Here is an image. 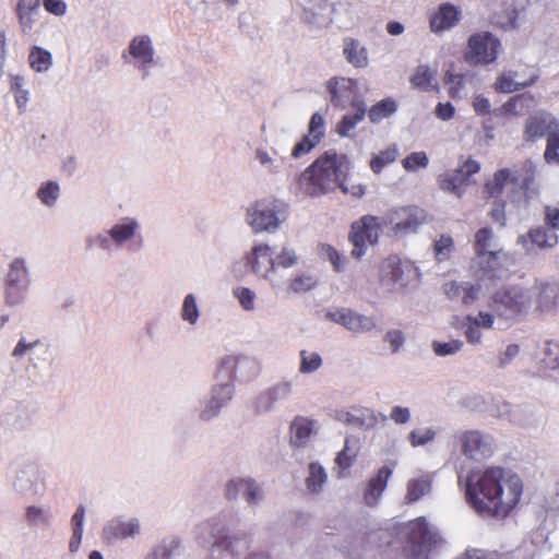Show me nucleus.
<instances>
[{
    "mask_svg": "<svg viewBox=\"0 0 559 559\" xmlns=\"http://www.w3.org/2000/svg\"><path fill=\"white\" fill-rule=\"evenodd\" d=\"M178 547V542L173 539L163 542L156 546L145 559H171L174 550Z\"/></svg>",
    "mask_w": 559,
    "mask_h": 559,
    "instance_id": "774afa93",
    "label": "nucleus"
},
{
    "mask_svg": "<svg viewBox=\"0 0 559 559\" xmlns=\"http://www.w3.org/2000/svg\"><path fill=\"white\" fill-rule=\"evenodd\" d=\"M463 342L460 340H452L450 342L432 341L431 347L437 356L444 357L459 353L463 348Z\"/></svg>",
    "mask_w": 559,
    "mask_h": 559,
    "instance_id": "e2e57ef3",
    "label": "nucleus"
},
{
    "mask_svg": "<svg viewBox=\"0 0 559 559\" xmlns=\"http://www.w3.org/2000/svg\"><path fill=\"white\" fill-rule=\"evenodd\" d=\"M479 169L480 166L478 162L467 159L459 168L440 175L438 178L439 188L444 192L452 193L455 197L461 198L469 177L478 173Z\"/></svg>",
    "mask_w": 559,
    "mask_h": 559,
    "instance_id": "f3484780",
    "label": "nucleus"
},
{
    "mask_svg": "<svg viewBox=\"0 0 559 559\" xmlns=\"http://www.w3.org/2000/svg\"><path fill=\"white\" fill-rule=\"evenodd\" d=\"M503 257L502 251L477 254L472 263L475 276L481 282L501 278L506 272L501 262Z\"/></svg>",
    "mask_w": 559,
    "mask_h": 559,
    "instance_id": "5701e85b",
    "label": "nucleus"
},
{
    "mask_svg": "<svg viewBox=\"0 0 559 559\" xmlns=\"http://www.w3.org/2000/svg\"><path fill=\"white\" fill-rule=\"evenodd\" d=\"M429 158L425 152H414L402 160V166L406 171L415 173L428 166Z\"/></svg>",
    "mask_w": 559,
    "mask_h": 559,
    "instance_id": "680f3d73",
    "label": "nucleus"
},
{
    "mask_svg": "<svg viewBox=\"0 0 559 559\" xmlns=\"http://www.w3.org/2000/svg\"><path fill=\"white\" fill-rule=\"evenodd\" d=\"M523 481L510 469L488 466L473 471L466 479V499L483 515L507 518L519 504Z\"/></svg>",
    "mask_w": 559,
    "mask_h": 559,
    "instance_id": "f257e3e1",
    "label": "nucleus"
},
{
    "mask_svg": "<svg viewBox=\"0 0 559 559\" xmlns=\"http://www.w3.org/2000/svg\"><path fill=\"white\" fill-rule=\"evenodd\" d=\"M29 68L37 73H46L52 67V55L47 49L33 46L28 53Z\"/></svg>",
    "mask_w": 559,
    "mask_h": 559,
    "instance_id": "37998d69",
    "label": "nucleus"
},
{
    "mask_svg": "<svg viewBox=\"0 0 559 559\" xmlns=\"http://www.w3.org/2000/svg\"><path fill=\"white\" fill-rule=\"evenodd\" d=\"M231 295L245 312H254L257 310L258 295L252 288L236 285L231 288Z\"/></svg>",
    "mask_w": 559,
    "mask_h": 559,
    "instance_id": "a18cd8bd",
    "label": "nucleus"
},
{
    "mask_svg": "<svg viewBox=\"0 0 559 559\" xmlns=\"http://www.w3.org/2000/svg\"><path fill=\"white\" fill-rule=\"evenodd\" d=\"M216 548L226 551L231 557H238L249 548V542L243 535L223 533Z\"/></svg>",
    "mask_w": 559,
    "mask_h": 559,
    "instance_id": "ea45409f",
    "label": "nucleus"
},
{
    "mask_svg": "<svg viewBox=\"0 0 559 559\" xmlns=\"http://www.w3.org/2000/svg\"><path fill=\"white\" fill-rule=\"evenodd\" d=\"M273 261L274 275H280V269L295 267L300 261V255L292 243H283L278 251L273 252Z\"/></svg>",
    "mask_w": 559,
    "mask_h": 559,
    "instance_id": "4c0bfd02",
    "label": "nucleus"
},
{
    "mask_svg": "<svg viewBox=\"0 0 559 559\" xmlns=\"http://www.w3.org/2000/svg\"><path fill=\"white\" fill-rule=\"evenodd\" d=\"M331 102L334 106L344 108L346 105L358 102L356 98L357 83L349 78H333L328 82Z\"/></svg>",
    "mask_w": 559,
    "mask_h": 559,
    "instance_id": "393cba45",
    "label": "nucleus"
},
{
    "mask_svg": "<svg viewBox=\"0 0 559 559\" xmlns=\"http://www.w3.org/2000/svg\"><path fill=\"white\" fill-rule=\"evenodd\" d=\"M122 58L138 69L143 76L150 74L151 68L155 64V49L152 38L148 35H139L132 38L128 47V56Z\"/></svg>",
    "mask_w": 559,
    "mask_h": 559,
    "instance_id": "4468645a",
    "label": "nucleus"
},
{
    "mask_svg": "<svg viewBox=\"0 0 559 559\" xmlns=\"http://www.w3.org/2000/svg\"><path fill=\"white\" fill-rule=\"evenodd\" d=\"M528 237L532 243L544 250L552 249L558 243L557 234L544 226L532 228L528 231Z\"/></svg>",
    "mask_w": 559,
    "mask_h": 559,
    "instance_id": "09e8293b",
    "label": "nucleus"
},
{
    "mask_svg": "<svg viewBox=\"0 0 559 559\" xmlns=\"http://www.w3.org/2000/svg\"><path fill=\"white\" fill-rule=\"evenodd\" d=\"M442 289L449 299L463 305H471L478 299V288L471 283L451 281L444 283Z\"/></svg>",
    "mask_w": 559,
    "mask_h": 559,
    "instance_id": "473e14b6",
    "label": "nucleus"
},
{
    "mask_svg": "<svg viewBox=\"0 0 559 559\" xmlns=\"http://www.w3.org/2000/svg\"><path fill=\"white\" fill-rule=\"evenodd\" d=\"M253 159L259 164L260 168L269 175H278L285 162L284 157L276 158L263 147L254 150Z\"/></svg>",
    "mask_w": 559,
    "mask_h": 559,
    "instance_id": "c03bdc74",
    "label": "nucleus"
},
{
    "mask_svg": "<svg viewBox=\"0 0 559 559\" xmlns=\"http://www.w3.org/2000/svg\"><path fill=\"white\" fill-rule=\"evenodd\" d=\"M344 55L346 60L355 68H366L369 63L367 48L355 39L344 41Z\"/></svg>",
    "mask_w": 559,
    "mask_h": 559,
    "instance_id": "58836bf2",
    "label": "nucleus"
},
{
    "mask_svg": "<svg viewBox=\"0 0 559 559\" xmlns=\"http://www.w3.org/2000/svg\"><path fill=\"white\" fill-rule=\"evenodd\" d=\"M432 488V475L428 473H419L406 481L404 503L413 504L423 497L430 493Z\"/></svg>",
    "mask_w": 559,
    "mask_h": 559,
    "instance_id": "c756f323",
    "label": "nucleus"
},
{
    "mask_svg": "<svg viewBox=\"0 0 559 559\" xmlns=\"http://www.w3.org/2000/svg\"><path fill=\"white\" fill-rule=\"evenodd\" d=\"M325 317L330 321L337 323L356 334L370 333L377 326L373 317L356 312L349 308H340L334 311H330Z\"/></svg>",
    "mask_w": 559,
    "mask_h": 559,
    "instance_id": "a211bd4d",
    "label": "nucleus"
},
{
    "mask_svg": "<svg viewBox=\"0 0 559 559\" xmlns=\"http://www.w3.org/2000/svg\"><path fill=\"white\" fill-rule=\"evenodd\" d=\"M288 218V206L278 199L269 198L252 203L246 213V223L254 234H275Z\"/></svg>",
    "mask_w": 559,
    "mask_h": 559,
    "instance_id": "39448f33",
    "label": "nucleus"
},
{
    "mask_svg": "<svg viewBox=\"0 0 559 559\" xmlns=\"http://www.w3.org/2000/svg\"><path fill=\"white\" fill-rule=\"evenodd\" d=\"M141 534V522L136 518L123 519L121 516L108 520L103 526L102 538L114 544L118 540L135 538Z\"/></svg>",
    "mask_w": 559,
    "mask_h": 559,
    "instance_id": "4be33fe9",
    "label": "nucleus"
},
{
    "mask_svg": "<svg viewBox=\"0 0 559 559\" xmlns=\"http://www.w3.org/2000/svg\"><path fill=\"white\" fill-rule=\"evenodd\" d=\"M399 147L396 144H391L386 148L373 154L370 159V169L374 174H380L382 169L396 160L399 156Z\"/></svg>",
    "mask_w": 559,
    "mask_h": 559,
    "instance_id": "603ef678",
    "label": "nucleus"
},
{
    "mask_svg": "<svg viewBox=\"0 0 559 559\" xmlns=\"http://www.w3.org/2000/svg\"><path fill=\"white\" fill-rule=\"evenodd\" d=\"M383 226H385L383 217L374 215H365L354 222L349 234V240L354 247L352 255L360 259L366 253L368 245L374 246Z\"/></svg>",
    "mask_w": 559,
    "mask_h": 559,
    "instance_id": "1a4fd4ad",
    "label": "nucleus"
},
{
    "mask_svg": "<svg viewBox=\"0 0 559 559\" xmlns=\"http://www.w3.org/2000/svg\"><path fill=\"white\" fill-rule=\"evenodd\" d=\"M454 250V241L449 235H441L433 243L435 257L439 262L448 260Z\"/></svg>",
    "mask_w": 559,
    "mask_h": 559,
    "instance_id": "052dcab7",
    "label": "nucleus"
},
{
    "mask_svg": "<svg viewBox=\"0 0 559 559\" xmlns=\"http://www.w3.org/2000/svg\"><path fill=\"white\" fill-rule=\"evenodd\" d=\"M461 12L450 3L441 4L430 20L433 33H442L454 27L460 21Z\"/></svg>",
    "mask_w": 559,
    "mask_h": 559,
    "instance_id": "2f4dec72",
    "label": "nucleus"
},
{
    "mask_svg": "<svg viewBox=\"0 0 559 559\" xmlns=\"http://www.w3.org/2000/svg\"><path fill=\"white\" fill-rule=\"evenodd\" d=\"M543 362L546 368L559 370V344L548 341L545 344Z\"/></svg>",
    "mask_w": 559,
    "mask_h": 559,
    "instance_id": "0e129e2a",
    "label": "nucleus"
},
{
    "mask_svg": "<svg viewBox=\"0 0 559 559\" xmlns=\"http://www.w3.org/2000/svg\"><path fill=\"white\" fill-rule=\"evenodd\" d=\"M500 40L489 32L473 34L467 41L465 61L472 66L492 63L499 52Z\"/></svg>",
    "mask_w": 559,
    "mask_h": 559,
    "instance_id": "9b49d317",
    "label": "nucleus"
},
{
    "mask_svg": "<svg viewBox=\"0 0 559 559\" xmlns=\"http://www.w3.org/2000/svg\"><path fill=\"white\" fill-rule=\"evenodd\" d=\"M36 198L44 206L55 207L60 198V185L53 180L41 182L36 191Z\"/></svg>",
    "mask_w": 559,
    "mask_h": 559,
    "instance_id": "49530a36",
    "label": "nucleus"
},
{
    "mask_svg": "<svg viewBox=\"0 0 559 559\" xmlns=\"http://www.w3.org/2000/svg\"><path fill=\"white\" fill-rule=\"evenodd\" d=\"M261 362L254 356L227 355L218 366V371L228 376L230 381L247 382L255 379L261 373Z\"/></svg>",
    "mask_w": 559,
    "mask_h": 559,
    "instance_id": "f8f14e48",
    "label": "nucleus"
},
{
    "mask_svg": "<svg viewBox=\"0 0 559 559\" xmlns=\"http://www.w3.org/2000/svg\"><path fill=\"white\" fill-rule=\"evenodd\" d=\"M24 520L31 528H46L51 525L52 513L47 506L29 504L25 508Z\"/></svg>",
    "mask_w": 559,
    "mask_h": 559,
    "instance_id": "f704fd0d",
    "label": "nucleus"
},
{
    "mask_svg": "<svg viewBox=\"0 0 559 559\" xmlns=\"http://www.w3.org/2000/svg\"><path fill=\"white\" fill-rule=\"evenodd\" d=\"M179 318L190 328H195L199 324L201 307L199 297L194 293H188L183 296L179 309Z\"/></svg>",
    "mask_w": 559,
    "mask_h": 559,
    "instance_id": "c9c22d12",
    "label": "nucleus"
},
{
    "mask_svg": "<svg viewBox=\"0 0 559 559\" xmlns=\"http://www.w3.org/2000/svg\"><path fill=\"white\" fill-rule=\"evenodd\" d=\"M85 249L90 251H97L106 255H111L118 251L109 228L86 236Z\"/></svg>",
    "mask_w": 559,
    "mask_h": 559,
    "instance_id": "72a5a7b5",
    "label": "nucleus"
},
{
    "mask_svg": "<svg viewBox=\"0 0 559 559\" xmlns=\"http://www.w3.org/2000/svg\"><path fill=\"white\" fill-rule=\"evenodd\" d=\"M476 255L483 254V253H491L496 251H501L498 248V245L496 242V238L493 235V231L489 227L480 228L475 234V241H474Z\"/></svg>",
    "mask_w": 559,
    "mask_h": 559,
    "instance_id": "3c124183",
    "label": "nucleus"
},
{
    "mask_svg": "<svg viewBox=\"0 0 559 559\" xmlns=\"http://www.w3.org/2000/svg\"><path fill=\"white\" fill-rule=\"evenodd\" d=\"M460 442L463 454L475 461L491 456L496 448L493 438L479 430L464 431Z\"/></svg>",
    "mask_w": 559,
    "mask_h": 559,
    "instance_id": "dca6fc26",
    "label": "nucleus"
},
{
    "mask_svg": "<svg viewBox=\"0 0 559 559\" xmlns=\"http://www.w3.org/2000/svg\"><path fill=\"white\" fill-rule=\"evenodd\" d=\"M319 143L320 141L307 134L297 144L294 145L290 157L294 159H299L306 154L310 153Z\"/></svg>",
    "mask_w": 559,
    "mask_h": 559,
    "instance_id": "338daca9",
    "label": "nucleus"
},
{
    "mask_svg": "<svg viewBox=\"0 0 559 559\" xmlns=\"http://www.w3.org/2000/svg\"><path fill=\"white\" fill-rule=\"evenodd\" d=\"M321 254L323 258L331 262L335 271H344L346 265V258L343 257L335 248L330 245H323L321 247Z\"/></svg>",
    "mask_w": 559,
    "mask_h": 559,
    "instance_id": "69168bd1",
    "label": "nucleus"
},
{
    "mask_svg": "<svg viewBox=\"0 0 559 559\" xmlns=\"http://www.w3.org/2000/svg\"><path fill=\"white\" fill-rule=\"evenodd\" d=\"M353 108L354 112L346 114L336 126V132L343 138L353 135L354 129L362 121L367 112L364 100L354 102Z\"/></svg>",
    "mask_w": 559,
    "mask_h": 559,
    "instance_id": "e433bc0d",
    "label": "nucleus"
},
{
    "mask_svg": "<svg viewBox=\"0 0 559 559\" xmlns=\"http://www.w3.org/2000/svg\"><path fill=\"white\" fill-rule=\"evenodd\" d=\"M426 222V211L415 205L394 207L383 216V223L390 226L391 233L396 238L416 234Z\"/></svg>",
    "mask_w": 559,
    "mask_h": 559,
    "instance_id": "6e6552de",
    "label": "nucleus"
},
{
    "mask_svg": "<svg viewBox=\"0 0 559 559\" xmlns=\"http://www.w3.org/2000/svg\"><path fill=\"white\" fill-rule=\"evenodd\" d=\"M115 243L120 250L127 245H131L134 249H141L144 243L141 234V224L134 217H124L109 227Z\"/></svg>",
    "mask_w": 559,
    "mask_h": 559,
    "instance_id": "412c9836",
    "label": "nucleus"
},
{
    "mask_svg": "<svg viewBox=\"0 0 559 559\" xmlns=\"http://www.w3.org/2000/svg\"><path fill=\"white\" fill-rule=\"evenodd\" d=\"M519 73L512 70L502 71L495 82L496 91L500 93H513L525 87L534 85L539 74L537 72H532L526 80L520 81L518 80Z\"/></svg>",
    "mask_w": 559,
    "mask_h": 559,
    "instance_id": "7c9ffc66",
    "label": "nucleus"
},
{
    "mask_svg": "<svg viewBox=\"0 0 559 559\" xmlns=\"http://www.w3.org/2000/svg\"><path fill=\"white\" fill-rule=\"evenodd\" d=\"M39 468L33 462H14L11 464L9 484L11 490L21 497L35 495L38 490Z\"/></svg>",
    "mask_w": 559,
    "mask_h": 559,
    "instance_id": "ddd939ff",
    "label": "nucleus"
},
{
    "mask_svg": "<svg viewBox=\"0 0 559 559\" xmlns=\"http://www.w3.org/2000/svg\"><path fill=\"white\" fill-rule=\"evenodd\" d=\"M235 394V385L229 379L224 382L215 383L211 386L210 396L213 397L221 406L226 407L233 400Z\"/></svg>",
    "mask_w": 559,
    "mask_h": 559,
    "instance_id": "4d7b16f0",
    "label": "nucleus"
},
{
    "mask_svg": "<svg viewBox=\"0 0 559 559\" xmlns=\"http://www.w3.org/2000/svg\"><path fill=\"white\" fill-rule=\"evenodd\" d=\"M397 110V104L396 102L391 98L386 97L377 104H374L368 111V116L371 122L378 123L381 120L390 117Z\"/></svg>",
    "mask_w": 559,
    "mask_h": 559,
    "instance_id": "6e6d98bb",
    "label": "nucleus"
},
{
    "mask_svg": "<svg viewBox=\"0 0 559 559\" xmlns=\"http://www.w3.org/2000/svg\"><path fill=\"white\" fill-rule=\"evenodd\" d=\"M318 277L308 271L296 272L287 280L278 275L276 281H272V293L275 296L289 297L311 292L318 286Z\"/></svg>",
    "mask_w": 559,
    "mask_h": 559,
    "instance_id": "2eb2a0df",
    "label": "nucleus"
},
{
    "mask_svg": "<svg viewBox=\"0 0 559 559\" xmlns=\"http://www.w3.org/2000/svg\"><path fill=\"white\" fill-rule=\"evenodd\" d=\"M393 474V467L382 466L372 476L364 491V501L368 507H376L384 492L388 481Z\"/></svg>",
    "mask_w": 559,
    "mask_h": 559,
    "instance_id": "bb28decb",
    "label": "nucleus"
},
{
    "mask_svg": "<svg viewBox=\"0 0 559 559\" xmlns=\"http://www.w3.org/2000/svg\"><path fill=\"white\" fill-rule=\"evenodd\" d=\"M295 392L293 379H282L262 391L255 399V408L260 413H267L287 401Z\"/></svg>",
    "mask_w": 559,
    "mask_h": 559,
    "instance_id": "6ab92c4d",
    "label": "nucleus"
},
{
    "mask_svg": "<svg viewBox=\"0 0 559 559\" xmlns=\"http://www.w3.org/2000/svg\"><path fill=\"white\" fill-rule=\"evenodd\" d=\"M535 295L536 293L532 288L510 286L497 290L491 296L488 306L496 313L497 323L509 326L530 310Z\"/></svg>",
    "mask_w": 559,
    "mask_h": 559,
    "instance_id": "7ed1b4c3",
    "label": "nucleus"
},
{
    "mask_svg": "<svg viewBox=\"0 0 559 559\" xmlns=\"http://www.w3.org/2000/svg\"><path fill=\"white\" fill-rule=\"evenodd\" d=\"M33 284L29 263L24 257H14L8 264L3 275V297L9 307H19L28 299Z\"/></svg>",
    "mask_w": 559,
    "mask_h": 559,
    "instance_id": "423d86ee",
    "label": "nucleus"
},
{
    "mask_svg": "<svg viewBox=\"0 0 559 559\" xmlns=\"http://www.w3.org/2000/svg\"><path fill=\"white\" fill-rule=\"evenodd\" d=\"M323 366V358L318 352L301 349L299 352L298 372L300 374H312Z\"/></svg>",
    "mask_w": 559,
    "mask_h": 559,
    "instance_id": "8fccbe9b",
    "label": "nucleus"
},
{
    "mask_svg": "<svg viewBox=\"0 0 559 559\" xmlns=\"http://www.w3.org/2000/svg\"><path fill=\"white\" fill-rule=\"evenodd\" d=\"M29 367L37 373L41 374L49 369L53 362V353L50 345L45 346L40 352L34 355L29 360Z\"/></svg>",
    "mask_w": 559,
    "mask_h": 559,
    "instance_id": "13d9d810",
    "label": "nucleus"
},
{
    "mask_svg": "<svg viewBox=\"0 0 559 559\" xmlns=\"http://www.w3.org/2000/svg\"><path fill=\"white\" fill-rule=\"evenodd\" d=\"M438 429L432 426L418 427L407 435V441L413 448L425 447L437 438Z\"/></svg>",
    "mask_w": 559,
    "mask_h": 559,
    "instance_id": "864d4df0",
    "label": "nucleus"
},
{
    "mask_svg": "<svg viewBox=\"0 0 559 559\" xmlns=\"http://www.w3.org/2000/svg\"><path fill=\"white\" fill-rule=\"evenodd\" d=\"M536 175V164L526 159L520 166L513 169L504 168L498 170L492 180L485 186L486 192L490 198L499 197L503 189L511 185L514 189L520 188L526 197L535 192L534 180Z\"/></svg>",
    "mask_w": 559,
    "mask_h": 559,
    "instance_id": "0eeeda50",
    "label": "nucleus"
},
{
    "mask_svg": "<svg viewBox=\"0 0 559 559\" xmlns=\"http://www.w3.org/2000/svg\"><path fill=\"white\" fill-rule=\"evenodd\" d=\"M421 274L415 262L390 254L379 264L378 277L380 285L391 293L404 292L417 284Z\"/></svg>",
    "mask_w": 559,
    "mask_h": 559,
    "instance_id": "20e7f679",
    "label": "nucleus"
},
{
    "mask_svg": "<svg viewBox=\"0 0 559 559\" xmlns=\"http://www.w3.org/2000/svg\"><path fill=\"white\" fill-rule=\"evenodd\" d=\"M10 88L13 92L14 100L20 112H24L29 100V91L26 87V79L21 74L9 75Z\"/></svg>",
    "mask_w": 559,
    "mask_h": 559,
    "instance_id": "a19ab883",
    "label": "nucleus"
},
{
    "mask_svg": "<svg viewBox=\"0 0 559 559\" xmlns=\"http://www.w3.org/2000/svg\"><path fill=\"white\" fill-rule=\"evenodd\" d=\"M411 82L414 86L424 91L433 90L437 86L436 71L428 66H418Z\"/></svg>",
    "mask_w": 559,
    "mask_h": 559,
    "instance_id": "5fc2aeb1",
    "label": "nucleus"
},
{
    "mask_svg": "<svg viewBox=\"0 0 559 559\" xmlns=\"http://www.w3.org/2000/svg\"><path fill=\"white\" fill-rule=\"evenodd\" d=\"M348 171V158L329 151L301 173L299 185L307 194L319 195L337 188Z\"/></svg>",
    "mask_w": 559,
    "mask_h": 559,
    "instance_id": "f03ea898",
    "label": "nucleus"
},
{
    "mask_svg": "<svg viewBox=\"0 0 559 559\" xmlns=\"http://www.w3.org/2000/svg\"><path fill=\"white\" fill-rule=\"evenodd\" d=\"M309 474L306 478L307 489L312 493H319L322 491L328 480V474L324 467L318 462L309 464Z\"/></svg>",
    "mask_w": 559,
    "mask_h": 559,
    "instance_id": "de8ad7c7",
    "label": "nucleus"
},
{
    "mask_svg": "<svg viewBox=\"0 0 559 559\" xmlns=\"http://www.w3.org/2000/svg\"><path fill=\"white\" fill-rule=\"evenodd\" d=\"M320 425L316 419L298 416L290 425V442L294 447L305 448L312 436L319 432Z\"/></svg>",
    "mask_w": 559,
    "mask_h": 559,
    "instance_id": "cd10ccee",
    "label": "nucleus"
},
{
    "mask_svg": "<svg viewBox=\"0 0 559 559\" xmlns=\"http://www.w3.org/2000/svg\"><path fill=\"white\" fill-rule=\"evenodd\" d=\"M559 133L558 120L548 111L538 110L531 115L524 124L523 138L527 142H535L543 136Z\"/></svg>",
    "mask_w": 559,
    "mask_h": 559,
    "instance_id": "aec40b11",
    "label": "nucleus"
},
{
    "mask_svg": "<svg viewBox=\"0 0 559 559\" xmlns=\"http://www.w3.org/2000/svg\"><path fill=\"white\" fill-rule=\"evenodd\" d=\"M408 539L415 547L414 551L421 556L439 540L437 531L428 525L425 518H419L408 525Z\"/></svg>",
    "mask_w": 559,
    "mask_h": 559,
    "instance_id": "b1692460",
    "label": "nucleus"
},
{
    "mask_svg": "<svg viewBox=\"0 0 559 559\" xmlns=\"http://www.w3.org/2000/svg\"><path fill=\"white\" fill-rule=\"evenodd\" d=\"M243 263L251 275L267 282L272 288V281L278 275H274L273 250L269 243L254 242L245 253Z\"/></svg>",
    "mask_w": 559,
    "mask_h": 559,
    "instance_id": "9d476101",
    "label": "nucleus"
},
{
    "mask_svg": "<svg viewBox=\"0 0 559 559\" xmlns=\"http://www.w3.org/2000/svg\"><path fill=\"white\" fill-rule=\"evenodd\" d=\"M223 408V406L209 395L201 401L198 417L203 423H210L218 417Z\"/></svg>",
    "mask_w": 559,
    "mask_h": 559,
    "instance_id": "bf43d9fd",
    "label": "nucleus"
},
{
    "mask_svg": "<svg viewBox=\"0 0 559 559\" xmlns=\"http://www.w3.org/2000/svg\"><path fill=\"white\" fill-rule=\"evenodd\" d=\"M335 418L355 428H371L378 421L373 411L359 406L350 407L347 411H338L336 412Z\"/></svg>",
    "mask_w": 559,
    "mask_h": 559,
    "instance_id": "c85d7f7f",
    "label": "nucleus"
},
{
    "mask_svg": "<svg viewBox=\"0 0 559 559\" xmlns=\"http://www.w3.org/2000/svg\"><path fill=\"white\" fill-rule=\"evenodd\" d=\"M48 343L39 338H28L22 336L16 345L14 346L11 356L15 359H22L28 357V360L37 354V350H41Z\"/></svg>",
    "mask_w": 559,
    "mask_h": 559,
    "instance_id": "79ce46f5",
    "label": "nucleus"
},
{
    "mask_svg": "<svg viewBox=\"0 0 559 559\" xmlns=\"http://www.w3.org/2000/svg\"><path fill=\"white\" fill-rule=\"evenodd\" d=\"M224 530L225 526L221 519L211 518L195 526L194 536L199 545L202 547L212 546L216 548L224 533Z\"/></svg>",
    "mask_w": 559,
    "mask_h": 559,
    "instance_id": "a878e982",
    "label": "nucleus"
}]
</instances>
